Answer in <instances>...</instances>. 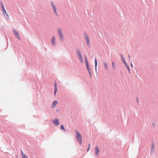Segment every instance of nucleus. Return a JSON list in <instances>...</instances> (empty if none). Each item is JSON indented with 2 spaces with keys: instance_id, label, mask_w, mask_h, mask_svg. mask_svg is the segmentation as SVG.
<instances>
[{
  "instance_id": "obj_31",
  "label": "nucleus",
  "mask_w": 158,
  "mask_h": 158,
  "mask_svg": "<svg viewBox=\"0 0 158 158\" xmlns=\"http://www.w3.org/2000/svg\"><path fill=\"white\" fill-rule=\"evenodd\" d=\"M58 111H59V110H56V111L58 112Z\"/></svg>"
},
{
  "instance_id": "obj_14",
  "label": "nucleus",
  "mask_w": 158,
  "mask_h": 158,
  "mask_svg": "<svg viewBox=\"0 0 158 158\" xmlns=\"http://www.w3.org/2000/svg\"><path fill=\"white\" fill-rule=\"evenodd\" d=\"M57 103V101H54L52 103V107L53 108H54L56 105Z\"/></svg>"
},
{
  "instance_id": "obj_8",
  "label": "nucleus",
  "mask_w": 158,
  "mask_h": 158,
  "mask_svg": "<svg viewBox=\"0 0 158 158\" xmlns=\"http://www.w3.org/2000/svg\"><path fill=\"white\" fill-rule=\"evenodd\" d=\"M86 68H87V70L89 74V75L90 76V77H91V76H92V73L91 72V71L90 70V69L89 68V65L88 64V65H86Z\"/></svg>"
},
{
  "instance_id": "obj_30",
  "label": "nucleus",
  "mask_w": 158,
  "mask_h": 158,
  "mask_svg": "<svg viewBox=\"0 0 158 158\" xmlns=\"http://www.w3.org/2000/svg\"><path fill=\"white\" fill-rule=\"evenodd\" d=\"M137 102H138V98H137Z\"/></svg>"
},
{
  "instance_id": "obj_26",
  "label": "nucleus",
  "mask_w": 158,
  "mask_h": 158,
  "mask_svg": "<svg viewBox=\"0 0 158 158\" xmlns=\"http://www.w3.org/2000/svg\"><path fill=\"white\" fill-rule=\"evenodd\" d=\"M120 55L121 56V59L123 58H124V57H123V56L122 54H120Z\"/></svg>"
},
{
  "instance_id": "obj_25",
  "label": "nucleus",
  "mask_w": 158,
  "mask_h": 158,
  "mask_svg": "<svg viewBox=\"0 0 158 158\" xmlns=\"http://www.w3.org/2000/svg\"><path fill=\"white\" fill-rule=\"evenodd\" d=\"M123 63L125 64V65L126 66V65H127V64L125 61L123 62Z\"/></svg>"
},
{
  "instance_id": "obj_16",
  "label": "nucleus",
  "mask_w": 158,
  "mask_h": 158,
  "mask_svg": "<svg viewBox=\"0 0 158 158\" xmlns=\"http://www.w3.org/2000/svg\"><path fill=\"white\" fill-rule=\"evenodd\" d=\"M77 56L81 63L83 62V60L82 56Z\"/></svg>"
},
{
  "instance_id": "obj_20",
  "label": "nucleus",
  "mask_w": 158,
  "mask_h": 158,
  "mask_svg": "<svg viewBox=\"0 0 158 158\" xmlns=\"http://www.w3.org/2000/svg\"><path fill=\"white\" fill-rule=\"evenodd\" d=\"M95 65L96 71L97 66V62L96 59H95Z\"/></svg>"
},
{
  "instance_id": "obj_10",
  "label": "nucleus",
  "mask_w": 158,
  "mask_h": 158,
  "mask_svg": "<svg viewBox=\"0 0 158 158\" xmlns=\"http://www.w3.org/2000/svg\"><path fill=\"white\" fill-rule=\"evenodd\" d=\"M51 41L52 45H54L55 44V38L54 36H53L51 40Z\"/></svg>"
},
{
  "instance_id": "obj_32",
  "label": "nucleus",
  "mask_w": 158,
  "mask_h": 158,
  "mask_svg": "<svg viewBox=\"0 0 158 158\" xmlns=\"http://www.w3.org/2000/svg\"><path fill=\"white\" fill-rule=\"evenodd\" d=\"M152 125L154 126V123H153Z\"/></svg>"
},
{
  "instance_id": "obj_12",
  "label": "nucleus",
  "mask_w": 158,
  "mask_h": 158,
  "mask_svg": "<svg viewBox=\"0 0 158 158\" xmlns=\"http://www.w3.org/2000/svg\"><path fill=\"white\" fill-rule=\"evenodd\" d=\"M21 155L22 156L23 158H28L27 155L23 153L22 150H21Z\"/></svg>"
},
{
  "instance_id": "obj_11",
  "label": "nucleus",
  "mask_w": 158,
  "mask_h": 158,
  "mask_svg": "<svg viewBox=\"0 0 158 158\" xmlns=\"http://www.w3.org/2000/svg\"><path fill=\"white\" fill-rule=\"evenodd\" d=\"M103 63L105 69L107 70L108 69V67L107 62L105 61H104L103 62Z\"/></svg>"
},
{
  "instance_id": "obj_1",
  "label": "nucleus",
  "mask_w": 158,
  "mask_h": 158,
  "mask_svg": "<svg viewBox=\"0 0 158 158\" xmlns=\"http://www.w3.org/2000/svg\"><path fill=\"white\" fill-rule=\"evenodd\" d=\"M1 7L2 8L3 14L4 16V17L7 19L9 20V16L5 9V8L4 7L3 3L2 2H1Z\"/></svg>"
},
{
  "instance_id": "obj_27",
  "label": "nucleus",
  "mask_w": 158,
  "mask_h": 158,
  "mask_svg": "<svg viewBox=\"0 0 158 158\" xmlns=\"http://www.w3.org/2000/svg\"><path fill=\"white\" fill-rule=\"evenodd\" d=\"M131 66L132 68H133V65L132 63L131 64Z\"/></svg>"
},
{
  "instance_id": "obj_29",
  "label": "nucleus",
  "mask_w": 158,
  "mask_h": 158,
  "mask_svg": "<svg viewBox=\"0 0 158 158\" xmlns=\"http://www.w3.org/2000/svg\"><path fill=\"white\" fill-rule=\"evenodd\" d=\"M128 56L129 58V59H130V56H129V54H128Z\"/></svg>"
},
{
  "instance_id": "obj_7",
  "label": "nucleus",
  "mask_w": 158,
  "mask_h": 158,
  "mask_svg": "<svg viewBox=\"0 0 158 158\" xmlns=\"http://www.w3.org/2000/svg\"><path fill=\"white\" fill-rule=\"evenodd\" d=\"M53 123L55 124V126H57L59 124V120L57 118H56L53 121Z\"/></svg>"
},
{
  "instance_id": "obj_5",
  "label": "nucleus",
  "mask_w": 158,
  "mask_h": 158,
  "mask_svg": "<svg viewBox=\"0 0 158 158\" xmlns=\"http://www.w3.org/2000/svg\"><path fill=\"white\" fill-rule=\"evenodd\" d=\"M13 31L14 34L16 37L17 38L18 40H19L20 39V37L19 32L17 31H16L15 29H13Z\"/></svg>"
},
{
  "instance_id": "obj_17",
  "label": "nucleus",
  "mask_w": 158,
  "mask_h": 158,
  "mask_svg": "<svg viewBox=\"0 0 158 158\" xmlns=\"http://www.w3.org/2000/svg\"><path fill=\"white\" fill-rule=\"evenodd\" d=\"M55 86V90L54 92V95L55 96L57 91V88L56 87V83L55 82L54 84Z\"/></svg>"
},
{
  "instance_id": "obj_13",
  "label": "nucleus",
  "mask_w": 158,
  "mask_h": 158,
  "mask_svg": "<svg viewBox=\"0 0 158 158\" xmlns=\"http://www.w3.org/2000/svg\"><path fill=\"white\" fill-rule=\"evenodd\" d=\"M76 52L77 56H82L81 52L79 49L77 48L76 49Z\"/></svg>"
},
{
  "instance_id": "obj_6",
  "label": "nucleus",
  "mask_w": 158,
  "mask_h": 158,
  "mask_svg": "<svg viewBox=\"0 0 158 158\" xmlns=\"http://www.w3.org/2000/svg\"><path fill=\"white\" fill-rule=\"evenodd\" d=\"M155 150V146L153 142L152 143V147L150 149V153L151 154H152L154 152Z\"/></svg>"
},
{
  "instance_id": "obj_9",
  "label": "nucleus",
  "mask_w": 158,
  "mask_h": 158,
  "mask_svg": "<svg viewBox=\"0 0 158 158\" xmlns=\"http://www.w3.org/2000/svg\"><path fill=\"white\" fill-rule=\"evenodd\" d=\"M99 152V150L98 146H96L95 148V154L96 156L98 155Z\"/></svg>"
},
{
  "instance_id": "obj_15",
  "label": "nucleus",
  "mask_w": 158,
  "mask_h": 158,
  "mask_svg": "<svg viewBox=\"0 0 158 158\" xmlns=\"http://www.w3.org/2000/svg\"><path fill=\"white\" fill-rule=\"evenodd\" d=\"M58 33L59 35H62V32L61 31V29L60 28H58L57 30Z\"/></svg>"
},
{
  "instance_id": "obj_19",
  "label": "nucleus",
  "mask_w": 158,
  "mask_h": 158,
  "mask_svg": "<svg viewBox=\"0 0 158 158\" xmlns=\"http://www.w3.org/2000/svg\"><path fill=\"white\" fill-rule=\"evenodd\" d=\"M85 64H86V65L89 64H88V60L87 59V56H85Z\"/></svg>"
},
{
  "instance_id": "obj_3",
  "label": "nucleus",
  "mask_w": 158,
  "mask_h": 158,
  "mask_svg": "<svg viewBox=\"0 0 158 158\" xmlns=\"http://www.w3.org/2000/svg\"><path fill=\"white\" fill-rule=\"evenodd\" d=\"M84 36L87 45L88 47H89L90 46V43L88 35L87 33H84Z\"/></svg>"
},
{
  "instance_id": "obj_2",
  "label": "nucleus",
  "mask_w": 158,
  "mask_h": 158,
  "mask_svg": "<svg viewBox=\"0 0 158 158\" xmlns=\"http://www.w3.org/2000/svg\"><path fill=\"white\" fill-rule=\"evenodd\" d=\"M75 132L76 134V138L81 145L82 143V136L77 131L75 130Z\"/></svg>"
},
{
  "instance_id": "obj_21",
  "label": "nucleus",
  "mask_w": 158,
  "mask_h": 158,
  "mask_svg": "<svg viewBox=\"0 0 158 158\" xmlns=\"http://www.w3.org/2000/svg\"><path fill=\"white\" fill-rule=\"evenodd\" d=\"M60 129L63 130L64 132H65L66 131L64 128V126L63 125H61L60 127Z\"/></svg>"
},
{
  "instance_id": "obj_28",
  "label": "nucleus",
  "mask_w": 158,
  "mask_h": 158,
  "mask_svg": "<svg viewBox=\"0 0 158 158\" xmlns=\"http://www.w3.org/2000/svg\"><path fill=\"white\" fill-rule=\"evenodd\" d=\"M89 149V148H88L87 149V152L88 151Z\"/></svg>"
},
{
  "instance_id": "obj_23",
  "label": "nucleus",
  "mask_w": 158,
  "mask_h": 158,
  "mask_svg": "<svg viewBox=\"0 0 158 158\" xmlns=\"http://www.w3.org/2000/svg\"><path fill=\"white\" fill-rule=\"evenodd\" d=\"M126 67L129 73H130V70L129 66L128 65H126Z\"/></svg>"
},
{
  "instance_id": "obj_4",
  "label": "nucleus",
  "mask_w": 158,
  "mask_h": 158,
  "mask_svg": "<svg viewBox=\"0 0 158 158\" xmlns=\"http://www.w3.org/2000/svg\"><path fill=\"white\" fill-rule=\"evenodd\" d=\"M51 5L53 8V12L56 15L58 16L56 10V6L55 4L53 3V2H51Z\"/></svg>"
},
{
  "instance_id": "obj_24",
  "label": "nucleus",
  "mask_w": 158,
  "mask_h": 158,
  "mask_svg": "<svg viewBox=\"0 0 158 158\" xmlns=\"http://www.w3.org/2000/svg\"><path fill=\"white\" fill-rule=\"evenodd\" d=\"M121 59H122V61L123 62H124V61H125V59L124 58H123Z\"/></svg>"
},
{
  "instance_id": "obj_18",
  "label": "nucleus",
  "mask_w": 158,
  "mask_h": 158,
  "mask_svg": "<svg viewBox=\"0 0 158 158\" xmlns=\"http://www.w3.org/2000/svg\"><path fill=\"white\" fill-rule=\"evenodd\" d=\"M112 69H114V70L115 69H116V67H115V64L114 63V62H112Z\"/></svg>"
},
{
  "instance_id": "obj_22",
  "label": "nucleus",
  "mask_w": 158,
  "mask_h": 158,
  "mask_svg": "<svg viewBox=\"0 0 158 158\" xmlns=\"http://www.w3.org/2000/svg\"><path fill=\"white\" fill-rule=\"evenodd\" d=\"M59 36H60V40L61 41H63L64 40V37L63 34Z\"/></svg>"
}]
</instances>
